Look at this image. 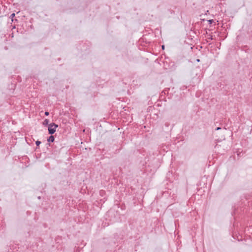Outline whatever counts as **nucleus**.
Returning <instances> with one entry per match:
<instances>
[{
    "label": "nucleus",
    "instance_id": "nucleus-10",
    "mask_svg": "<svg viewBox=\"0 0 252 252\" xmlns=\"http://www.w3.org/2000/svg\"><path fill=\"white\" fill-rule=\"evenodd\" d=\"M197 62H199V59H197Z\"/></svg>",
    "mask_w": 252,
    "mask_h": 252
},
{
    "label": "nucleus",
    "instance_id": "nucleus-5",
    "mask_svg": "<svg viewBox=\"0 0 252 252\" xmlns=\"http://www.w3.org/2000/svg\"><path fill=\"white\" fill-rule=\"evenodd\" d=\"M35 143H36V145L37 146H38L40 145V144L41 143V142L39 141H36Z\"/></svg>",
    "mask_w": 252,
    "mask_h": 252
},
{
    "label": "nucleus",
    "instance_id": "nucleus-1",
    "mask_svg": "<svg viewBox=\"0 0 252 252\" xmlns=\"http://www.w3.org/2000/svg\"><path fill=\"white\" fill-rule=\"evenodd\" d=\"M58 127V125L55 123H51L49 125L48 131L50 134H54L56 131V128Z\"/></svg>",
    "mask_w": 252,
    "mask_h": 252
},
{
    "label": "nucleus",
    "instance_id": "nucleus-8",
    "mask_svg": "<svg viewBox=\"0 0 252 252\" xmlns=\"http://www.w3.org/2000/svg\"><path fill=\"white\" fill-rule=\"evenodd\" d=\"M220 128H221L220 127H218L216 129V130H218L220 129Z\"/></svg>",
    "mask_w": 252,
    "mask_h": 252
},
{
    "label": "nucleus",
    "instance_id": "nucleus-3",
    "mask_svg": "<svg viewBox=\"0 0 252 252\" xmlns=\"http://www.w3.org/2000/svg\"><path fill=\"white\" fill-rule=\"evenodd\" d=\"M49 120H48V119H45V120L44 121V122H43V124L44 125H48V124H49Z\"/></svg>",
    "mask_w": 252,
    "mask_h": 252
},
{
    "label": "nucleus",
    "instance_id": "nucleus-7",
    "mask_svg": "<svg viewBox=\"0 0 252 252\" xmlns=\"http://www.w3.org/2000/svg\"><path fill=\"white\" fill-rule=\"evenodd\" d=\"M208 21L210 23V24H211L213 22V20H209Z\"/></svg>",
    "mask_w": 252,
    "mask_h": 252
},
{
    "label": "nucleus",
    "instance_id": "nucleus-9",
    "mask_svg": "<svg viewBox=\"0 0 252 252\" xmlns=\"http://www.w3.org/2000/svg\"><path fill=\"white\" fill-rule=\"evenodd\" d=\"M162 49L163 50H164V45H162Z\"/></svg>",
    "mask_w": 252,
    "mask_h": 252
},
{
    "label": "nucleus",
    "instance_id": "nucleus-2",
    "mask_svg": "<svg viewBox=\"0 0 252 252\" xmlns=\"http://www.w3.org/2000/svg\"><path fill=\"white\" fill-rule=\"evenodd\" d=\"M55 140L54 137L52 135H51L48 139V141L49 142H53Z\"/></svg>",
    "mask_w": 252,
    "mask_h": 252
},
{
    "label": "nucleus",
    "instance_id": "nucleus-6",
    "mask_svg": "<svg viewBox=\"0 0 252 252\" xmlns=\"http://www.w3.org/2000/svg\"><path fill=\"white\" fill-rule=\"evenodd\" d=\"M45 115L46 116H48L49 115V113L48 112H45Z\"/></svg>",
    "mask_w": 252,
    "mask_h": 252
},
{
    "label": "nucleus",
    "instance_id": "nucleus-4",
    "mask_svg": "<svg viewBox=\"0 0 252 252\" xmlns=\"http://www.w3.org/2000/svg\"><path fill=\"white\" fill-rule=\"evenodd\" d=\"M15 13H12V14H11L10 17L11 18V19H13V18L15 16ZM12 21H13V20L12 19Z\"/></svg>",
    "mask_w": 252,
    "mask_h": 252
}]
</instances>
